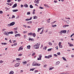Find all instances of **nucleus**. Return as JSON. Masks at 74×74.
<instances>
[{"instance_id":"1","label":"nucleus","mask_w":74,"mask_h":74,"mask_svg":"<svg viewBox=\"0 0 74 74\" xmlns=\"http://www.w3.org/2000/svg\"><path fill=\"white\" fill-rule=\"evenodd\" d=\"M33 48L34 49H38L39 48V45L37 44H36L35 45L33 46Z\"/></svg>"},{"instance_id":"2","label":"nucleus","mask_w":74,"mask_h":74,"mask_svg":"<svg viewBox=\"0 0 74 74\" xmlns=\"http://www.w3.org/2000/svg\"><path fill=\"white\" fill-rule=\"evenodd\" d=\"M20 64L19 63H17L16 64H15V65H14V66L15 67H18V66H19Z\"/></svg>"},{"instance_id":"3","label":"nucleus","mask_w":74,"mask_h":74,"mask_svg":"<svg viewBox=\"0 0 74 74\" xmlns=\"http://www.w3.org/2000/svg\"><path fill=\"white\" fill-rule=\"evenodd\" d=\"M34 3H36V4H38V3H39L38 0H35L34 1Z\"/></svg>"},{"instance_id":"4","label":"nucleus","mask_w":74,"mask_h":74,"mask_svg":"<svg viewBox=\"0 0 74 74\" xmlns=\"http://www.w3.org/2000/svg\"><path fill=\"white\" fill-rule=\"evenodd\" d=\"M17 6V3H15L12 6V8H15V7H16Z\"/></svg>"},{"instance_id":"5","label":"nucleus","mask_w":74,"mask_h":74,"mask_svg":"<svg viewBox=\"0 0 74 74\" xmlns=\"http://www.w3.org/2000/svg\"><path fill=\"white\" fill-rule=\"evenodd\" d=\"M32 17H31L30 19L29 18H27L25 19V21H30V20H32Z\"/></svg>"},{"instance_id":"6","label":"nucleus","mask_w":74,"mask_h":74,"mask_svg":"<svg viewBox=\"0 0 74 74\" xmlns=\"http://www.w3.org/2000/svg\"><path fill=\"white\" fill-rule=\"evenodd\" d=\"M37 63L34 62L33 64H32V66H37Z\"/></svg>"},{"instance_id":"7","label":"nucleus","mask_w":74,"mask_h":74,"mask_svg":"<svg viewBox=\"0 0 74 74\" xmlns=\"http://www.w3.org/2000/svg\"><path fill=\"white\" fill-rule=\"evenodd\" d=\"M15 22H12L10 23V25L11 26H13L15 24Z\"/></svg>"},{"instance_id":"8","label":"nucleus","mask_w":74,"mask_h":74,"mask_svg":"<svg viewBox=\"0 0 74 74\" xmlns=\"http://www.w3.org/2000/svg\"><path fill=\"white\" fill-rule=\"evenodd\" d=\"M20 34H16L15 35V37H18V36H20Z\"/></svg>"},{"instance_id":"9","label":"nucleus","mask_w":74,"mask_h":74,"mask_svg":"<svg viewBox=\"0 0 74 74\" xmlns=\"http://www.w3.org/2000/svg\"><path fill=\"white\" fill-rule=\"evenodd\" d=\"M18 10L17 9L14 10H12L13 12H16V11H18Z\"/></svg>"},{"instance_id":"10","label":"nucleus","mask_w":74,"mask_h":74,"mask_svg":"<svg viewBox=\"0 0 74 74\" xmlns=\"http://www.w3.org/2000/svg\"><path fill=\"white\" fill-rule=\"evenodd\" d=\"M62 33H66V32H67V31L66 30L62 31Z\"/></svg>"},{"instance_id":"11","label":"nucleus","mask_w":74,"mask_h":74,"mask_svg":"<svg viewBox=\"0 0 74 74\" xmlns=\"http://www.w3.org/2000/svg\"><path fill=\"white\" fill-rule=\"evenodd\" d=\"M22 47H20L19 48V49H18V51H20V49L21 50H22L23 49V48H22Z\"/></svg>"},{"instance_id":"12","label":"nucleus","mask_w":74,"mask_h":74,"mask_svg":"<svg viewBox=\"0 0 74 74\" xmlns=\"http://www.w3.org/2000/svg\"><path fill=\"white\" fill-rule=\"evenodd\" d=\"M32 36L34 37H36V34H35V33H33Z\"/></svg>"},{"instance_id":"13","label":"nucleus","mask_w":74,"mask_h":74,"mask_svg":"<svg viewBox=\"0 0 74 74\" xmlns=\"http://www.w3.org/2000/svg\"><path fill=\"white\" fill-rule=\"evenodd\" d=\"M52 55H50L48 56V59L50 58H52Z\"/></svg>"},{"instance_id":"14","label":"nucleus","mask_w":74,"mask_h":74,"mask_svg":"<svg viewBox=\"0 0 74 74\" xmlns=\"http://www.w3.org/2000/svg\"><path fill=\"white\" fill-rule=\"evenodd\" d=\"M14 74V71H11L9 73V74Z\"/></svg>"},{"instance_id":"15","label":"nucleus","mask_w":74,"mask_h":74,"mask_svg":"<svg viewBox=\"0 0 74 74\" xmlns=\"http://www.w3.org/2000/svg\"><path fill=\"white\" fill-rule=\"evenodd\" d=\"M59 63H60V62L59 61L57 62L56 64V65H58V64H59Z\"/></svg>"},{"instance_id":"16","label":"nucleus","mask_w":74,"mask_h":74,"mask_svg":"<svg viewBox=\"0 0 74 74\" xmlns=\"http://www.w3.org/2000/svg\"><path fill=\"white\" fill-rule=\"evenodd\" d=\"M66 23H67L68 24H69V23H70V21L69 20H67L66 21Z\"/></svg>"},{"instance_id":"17","label":"nucleus","mask_w":74,"mask_h":74,"mask_svg":"<svg viewBox=\"0 0 74 74\" xmlns=\"http://www.w3.org/2000/svg\"><path fill=\"white\" fill-rule=\"evenodd\" d=\"M8 34H13V33H14V32H13L12 31L11 32H8Z\"/></svg>"},{"instance_id":"18","label":"nucleus","mask_w":74,"mask_h":74,"mask_svg":"<svg viewBox=\"0 0 74 74\" xmlns=\"http://www.w3.org/2000/svg\"><path fill=\"white\" fill-rule=\"evenodd\" d=\"M62 58L63 60H65V61H67V60H66V58H65L64 57H62Z\"/></svg>"},{"instance_id":"19","label":"nucleus","mask_w":74,"mask_h":74,"mask_svg":"<svg viewBox=\"0 0 74 74\" xmlns=\"http://www.w3.org/2000/svg\"><path fill=\"white\" fill-rule=\"evenodd\" d=\"M74 46V45L71 43H70L69 45V46L70 47H73Z\"/></svg>"},{"instance_id":"20","label":"nucleus","mask_w":74,"mask_h":74,"mask_svg":"<svg viewBox=\"0 0 74 74\" xmlns=\"http://www.w3.org/2000/svg\"><path fill=\"white\" fill-rule=\"evenodd\" d=\"M1 44H2V45H6L7 43H1Z\"/></svg>"},{"instance_id":"21","label":"nucleus","mask_w":74,"mask_h":74,"mask_svg":"<svg viewBox=\"0 0 74 74\" xmlns=\"http://www.w3.org/2000/svg\"><path fill=\"white\" fill-rule=\"evenodd\" d=\"M43 32H44V29H42L41 32L40 33V34H42V33H43Z\"/></svg>"},{"instance_id":"22","label":"nucleus","mask_w":74,"mask_h":74,"mask_svg":"<svg viewBox=\"0 0 74 74\" xmlns=\"http://www.w3.org/2000/svg\"><path fill=\"white\" fill-rule=\"evenodd\" d=\"M28 35H32H32H33V33L31 32L29 33H28Z\"/></svg>"},{"instance_id":"23","label":"nucleus","mask_w":74,"mask_h":74,"mask_svg":"<svg viewBox=\"0 0 74 74\" xmlns=\"http://www.w3.org/2000/svg\"><path fill=\"white\" fill-rule=\"evenodd\" d=\"M3 62H4V61H2V60H0V64H1V63H3Z\"/></svg>"},{"instance_id":"24","label":"nucleus","mask_w":74,"mask_h":74,"mask_svg":"<svg viewBox=\"0 0 74 74\" xmlns=\"http://www.w3.org/2000/svg\"><path fill=\"white\" fill-rule=\"evenodd\" d=\"M4 34H5V35H6V36H8V34H8V33L7 32V33H4Z\"/></svg>"},{"instance_id":"25","label":"nucleus","mask_w":74,"mask_h":74,"mask_svg":"<svg viewBox=\"0 0 74 74\" xmlns=\"http://www.w3.org/2000/svg\"><path fill=\"white\" fill-rule=\"evenodd\" d=\"M56 26H57V25H52V27H56Z\"/></svg>"},{"instance_id":"26","label":"nucleus","mask_w":74,"mask_h":74,"mask_svg":"<svg viewBox=\"0 0 74 74\" xmlns=\"http://www.w3.org/2000/svg\"><path fill=\"white\" fill-rule=\"evenodd\" d=\"M24 7L26 8L28 7V5L27 4H26L25 5Z\"/></svg>"},{"instance_id":"27","label":"nucleus","mask_w":74,"mask_h":74,"mask_svg":"<svg viewBox=\"0 0 74 74\" xmlns=\"http://www.w3.org/2000/svg\"><path fill=\"white\" fill-rule=\"evenodd\" d=\"M27 47L28 49H30V45L28 46H27Z\"/></svg>"},{"instance_id":"28","label":"nucleus","mask_w":74,"mask_h":74,"mask_svg":"<svg viewBox=\"0 0 74 74\" xmlns=\"http://www.w3.org/2000/svg\"><path fill=\"white\" fill-rule=\"evenodd\" d=\"M30 8H33V6L32 5H30Z\"/></svg>"},{"instance_id":"29","label":"nucleus","mask_w":74,"mask_h":74,"mask_svg":"<svg viewBox=\"0 0 74 74\" xmlns=\"http://www.w3.org/2000/svg\"><path fill=\"white\" fill-rule=\"evenodd\" d=\"M44 6H45V7H49V6H48V5H47L46 4H44Z\"/></svg>"},{"instance_id":"30","label":"nucleus","mask_w":74,"mask_h":74,"mask_svg":"<svg viewBox=\"0 0 74 74\" xmlns=\"http://www.w3.org/2000/svg\"><path fill=\"white\" fill-rule=\"evenodd\" d=\"M53 49L52 48L49 49H48L47 51H51V50Z\"/></svg>"},{"instance_id":"31","label":"nucleus","mask_w":74,"mask_h":74,"mask_svg":"<svg viewBox=\"0 0 74 74\" xmlns=\"http://www.w3.org/2000/svg\"><path fill=\"white\" fill-rule=\"evenodd\" d=\"M38 31L37 32H40V30H41V29H40V28H38Z\"/></svg>"},{"instance_id":"32","label":"nucleus","mask_w":74,"mask_h":74,"mask_svg":"<svg viewBox=\"0 0 74 74\" xmlns=\"http://www.w3.org/2000/svg\"><path fill=\"white\" fill-rule=\"evenodd\" d=\"M37 64H36V66H40V64H39V63H37Z\"/></svg>"},{"instance_id":"33","label":"nucleus","mask_w":74,"mask_h":74,"mask_svg":"<svg viewBox=\"0 0 74 74\" xmlns=\"http://www.w3.org/2000/svg\"><path fill=\"white\" fill-rule=\"evenodd\" d=\"M39 56V57L40 58V59H41V58H42V55H40Z\"/></svg>"},{"instance_id":"34","label":"nucleus","mask_w":74,"mask_h":74,"mask_svg":"<svg viewBox=\"0 0 74 74\" xmlns=\"http://www.w3.org/2000/svg\"><path fill=\"white\" fill-rule=\"evenodd\" d=\"M57 54L58 55H60V52H58L57 53Z\"/></svg>"},{"instance_id":"35","label":"nucleus","mask_w":74,"mask_h":74,"mask_svg":"<svg viewBox=\"0 0 74 74\" xmlns=\"http://www.w3.org/2000/svg\"><path fill=\"white\" fill-rule=\"evenodd\" d=\"M37 16H34V19H37Z\"/></svg>"},{"instance_id":"36","label":"nucleus","mask_w":74,"mask_h":74,"mask_svg":"<svg viewBox=\"0 0 74 74\" xmlns=\"http://www.w3.org/2000/svg\"><path fill=\"white\" fill-rule=\"evenodd\" d=\"M48 43L49 44V45H52V43L50 42H49Z\"/></svg>"},{"instance_id":"37","label":"nucleus","mask_w":74,"mask_h":74,"mask_svg":"<svg viewBox=\"0 0 74 74\" xmlns=\"http://www.w3.org/2000/svg\"><path fill=\"white\" fill-rule=\"evenodd\" d=\"M16 60H21V59L19 58H17L16 59Z\"/></svg>"},{"instance_id":"38","label":"nucleus","mask_w":74,"mask_h":74,"mask_svg":"<svg viewBox=\"0 0 74 74\" xmlns=\"http://www.w3.org/2000/svg\"><path fill=\"white\" fill-rule=\"evenodd\" d=\"M16 45H17V42L15 43L14 44V46H16Z\"/></svg>"},{"instance_id":"39","label":"nucleus","mask_w":74,"mask_h":74,"mask_svg":"<svg viewBox=\"0 0 74 74\" xmlns=\"http://www.w3.org/2000/svg\"><path fill=\"white\" fill-rule=\"evenodd\" d=\"M35 69V68L32 69H30V70L31 71H34V70Z\"/></svg>"},{"instance_id":"40","label":"nucleus","mask_w":74,"mask_h":74,"mask_svg":"<svg viewBox=\"0 0 74 74\" xmlns=\"http://www.w3.org/2000/svg\"><path fill=\"white\" fill-rule=\"evenodd\" d=\"M15 18V16L13 15L11 18L12 19V18Z\"/></svg>"},{"instance_id":"41","label":"nucleus","mask_w":74,"mask_h":74,"mask_svg":"<svg viewBox=\"0 0 74 74\" xmlns=\"http://www.w3.org/2000/svg\"><path fill=\"white\" fill-rule=\"evenodd\" d=\"M53 69V68H49V70H52Z\"/></svg>"},{"instance_id":"42","label":"nucleus","mask_w":74,"mask_h":74,"mask_svg":"<svg viewBox=\"0 0 74 74\" xmlns=\"http://www.w3.org/2000/svg\"><path fill=\"white\" fill-rule=\"evenodd\" d=\"M39 8H40V9H44V8L41 7H40Z\"/></svg>"},{"instance_id":"43","label":"nucleus","mask_w":74,"mask_h":74,"mask_svg":"<svg viewBox=\"0 0 74 74\" xmlns=\"http://www.w3.org/2000/svg\"><path fill=\"white\" fill-rule=\"evenodd\" d=\"M23 63H24L25 64H26V63H27V62L26 61H24L23 62Z\"/></svg>"},{"instance_id":"44","label":"nucleus","mask_w":74,"mask_h":74,"mask_svg":"<svg viewBox=\"0 0 74 74\" xmlns=\"http://www.w3.org/2000/svg\"><path fill=\"white\" fill-rule=\"evenodd\" d=\"M27 15H30V12H27Z\"/></svg>"},{"instance_id":"45","label":"nucleus","mask_w":74,"mask_h":74,"mask_svg":"<svg viewBox=\"0 0 74 74\" xmlns=\"http://www.w3.org/2000/svg\"><path fill=\"white\" fill-rule=\"evenodd\" d=\"M11 26V24H8L7 25V26L10 27V26Z\"/></svg>"},{"instance_id":"46","label":"nucleus","mask_w":74,"mask_h":74,"mask_svg":"<svg viewBox=\"0 0 74 74\" xmlns=\"http://www.w3.org/2000/svg\"><path fill=\"white\" fill-rule=\"evenodd\" d=\"M26 33H27V32L25 31L23 32V33H24V34H25Z\"/></svg>"},{"instance_id":"47","label":"nucleus","mask_w":74,"mask_h":74,"mask_svg":"<svg viewBox=\"0 0 74 74\" xmlns=\"http://www.w3.org/2000/svg\"><path fill=\"white\" fill-rule=\"evenodd\" d=\"M18 56H22V54H20L19 55H18Z\"/></svg>"},{"instance_id":"48","label":"nucleus","mask_w":74,"mask_h":74,"mask_svg":"<svg viewBox=\"0 0 74 74\" xmlns=\"http://www.w3.org/2000/svg\"><path fill=\"white\" fill-rule=\"evenodd\" d=\"M59 46L60 48H62V47H63L62 45H59Z\"/></svg>"},{"instance_id":"49","label":"nucleus","mask_w":74,"mask_h":74,"mask_svg":"<svg viewBox=\"0 0 74 74\" xmlns=\"http://www.w3.org/2000/svg\"><path fill=\"white\" fill-rule=\"evenodd\" d=\"M14 30H18V27L14 28Z\"/></svg>"},{"instance_id":"50","label":"nucleus","mask_w":74,"mask_h":74,"mask_svg":"<svg viewBox=\"0 0 74 74\" xmlns=\"http://www.w3.org/2000/svg\"><path fill=\"white\" fill-rule=\"evenodd\" d=\"M7 2H8V3H10V2H11V0H8Z\"/></svg>"},{"instance_id":"51","label":"nucleus","mask_w":74,"mask_h":74,"mask_svg":"<svg viewBox=\"0 0 74 74\" xmlns=\"http://www.w3.org/2000/svg\"><path fill=\"white\" fill-rule=\"evenodd\" d=\"M74 35V33H73L72 34L71 36V37H72V36H73Z\"/></svg>"},{"instance_id":"52","label":"nucleus","mask_w":74,"mask_h":74,"mask_svg":"<svg viewBox=\"0 0 74 74\" xmlns=\"http://www.w3.org/2000/svg\"><path fill=\"white\" fill-rule=\"evenodd\" d=\"M35 54H36V53H33V54H32V56H34V55H35Z\"/></svg>"},{"instance_id":"53","label":"nucleus","mask_w":74,"mask_h":74,"mask_svg":"<svg viewBox=\"0 0 74 74\" xmlns=\"http://www.w3.org/2000/svg\"><path fill=\"white\" fill-rule=\"evenodd\" d=\"M45 58H47V59H48V56H45Z\"/></svg>"},{"instance_id":"54","label":"nucleus","mask_w":74,"mask_h":74,"mask_svg":"<svg viewBox=\"0 0 74 74\" xmlns=\"http://www.w3.org/2000/svg\"><path fill=\"white\" fill-rule=\"evenodd\" d=\"M47 66V65L45 64L44 66V67H46Z\"/></svg>"},{"instance_id":"55","label":"nucleus","mask_w":74,"mask_h":74,"mask_svg":"<svg viewBox=\"0 0 74 74\" xmlns=\"http://www.w3.org/2000/svg\"><path fill=\"white\" fill-rule=\"evenodd\" d=\"M36 72H37H37H38V71L37 70H36L35 71V73H36Z\"/></svg>"},{"instance_id":"56","label":"nucleus","mask_w":74,"mask_h":74,"mask_svg":"<svg viewBox=\"0 0 74 74\" xmlns=\"http://www.w3.org/2000/svg\"><path fill=\"white\" fill-rule=\"evenodd\" d=\"M37 60H41V59L39 57V58H38V59H37Z\"/></svg>"},{"instance_id":"57","label":"nucleus","mask_w":74,"mask_h":74,"mask_svg":"<svg viewBox=\"0 0 74 74\" xmlns=\"http://www.w3.org/2000/svg\"><path fill=\"white\" fill-rule=\"evenodd\" d=\"M2 31L3 32V31H5V29H2Z\"/></svg>"},{"instance_id":"58","label":"nucleus","mask_w":74,"mask_h":74,"mask_svg":"<svg viewBox=\"0 0 74 74\" xmlns=\"http://www.w3.org/2000/svg\"><path fill=\"white\" fill-rule=\"evenodd\" d=\"M54 2L55 3H56L58 2V1H54Z\"/></svg>"},{"instance_id":"59","label":"nucleus","mask_w":74,"mask_h":74,"mask_svg":"<svg viewBox=\"0 0 74 74\" xmlns=\"http://www.w3.org/2000/svg\"><path fill=\"white\" fill-rule=\"evenodd\" d=\"M66 27V25H64L63 26V27L65 28Z\"/></svg>"},{"instance_id":"60","label":"nucleus","mask_w":74,"mask_h":74,"mask_svg":"<svg viewBox=\"0 0 74 74\" xmlns=\"http://www.w3.org/2000/svg\"><path fill=\"white\" fill-rule=\"evenodd\" d=\"M26 38V35H24V38Z\"/></svg>"},{"instance_id":"61","label":"nucleus","mask_w":74,"mask_h":74,"mask_svg":"<svg viewBox=\"0 0 74 74\" xmlns=\"http://www.w3.org/2000/svg\"><path fill=\"white\" fill-rule=\"evenodd\" d=\"M3 11H0V14H3Z\"/></svg>"},{"instance_id":"62","label":"nucleus","mask_w":74,"mask_h":74,"mask_svg":"<svg viewBox=\"0 0 74 74\" xmlns=\"http://www.w3.org/2000/svg\"><path fill=\"white\" fill-rule=\"evenodd\" d=\"M54 56H56V57H57L58 56V55H57L56 54H54Z\"/></svg>"},{"instance_id":"63","label":"nucleus","mask_w":74,"mask_h":74,"mask_svg":"<svg viewBox=\"0 0 74 74\" xmlns=\"http://www.w3.org/2000/svg\"><path fill=\"white\" fill-rule=\"evenodd\" d=\"M62 33H63V32H62V31H61L60 32V34H61V35L62 34Z\"/></svg>"},{"instance_id":"64","label":"nucleus","mask_w":74,"mask_h":74,"mask_svg":"<svg viewBox=\"0 0 74 74\" xmlns=\"http://www.w3.org/2000/svg\"><path fill=\"white\" fill-rule=\"evenodd\" d=\"M32 23V21H30L29 22V23Z\"/></svg>"}]
</instances>
